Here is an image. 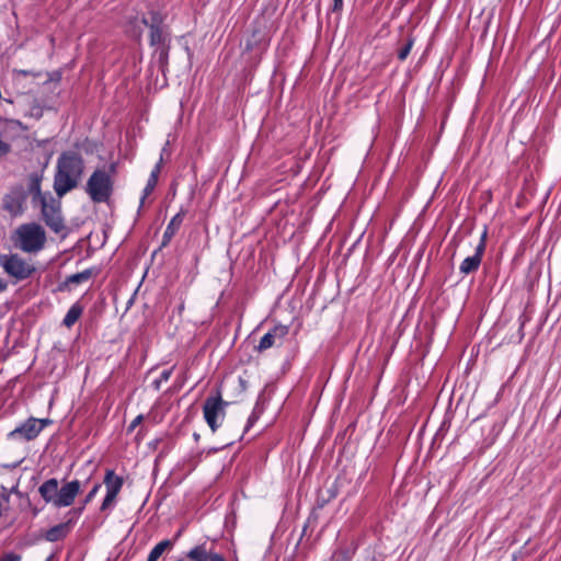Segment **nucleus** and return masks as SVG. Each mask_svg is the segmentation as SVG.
Masks as SVG:
<instances>
[{
	"instance_id": "dca6fc26",
	"label": "nucleus",
	"mask_w": 561,
	"mask_h": 561,
	"mask_svg": "<svg viewBox=\"0 0 561 561\" xmlns=\"http://www.w3.org/2000/svg\"><path fill=\"white\" fill-rule=\"evenodd\" d=\"M182 220H183V217L181 214H176L172 220L170 221V224L168 225L165 231H164V234H163V243H165L167 241H169L175 233V231L178 230V228L181 226L182 224Z\"/></svg>"
},
{
	"instance_id": "20e7f679",
	"label": "nucleus",
	"mask_w": 561,
	"mask_h": 561,
	"mask_svg": "<svg viewBox=\"0 0 561 561\" xmlns=\"http://www.w3.org/2000/svg\"><path fill=\"white\" fill-rule=\"evenodd\" d=\"M113 182L108 172L96 170L87 183V192L95 203L106 202L112 193Z\"/></svg>"
},
{
	"instance_id": "f03ea898",
	"label": "nucleus",
	"mask_w": 561,
	"mask_h": 561,
	"mask_svg": "<svg viewBox=\"0 0 561 561\" xmlns=\"http://www.w3.org/2000/svg\"><path fill=\"white\" fill-rule=\"evenodd\" d=\"M45 241V231L37 224L22 225L13 234V242L15 247L26 253L38 252L43 249Z\"/></svg>"
},
{
	"instance_id": "aec40b11",
	"label": "nucleus",
	"mask_w": 561,
	"mask_h": 561,
	"mask_svg": "<svg viewBox=\"0 0 561 561\" xmlns=\"http://www.w3.org/2000/svg\"><path fill=\"white\" fill-rule=\"evenodd\" d=\"M351 553L348 551H337L332 556L331 561H350Z\"/></svg>"
},
{
	"instance_id": "2eb2a0df",
	"label": "nucleus",
	"mask_w": 561,
	"mask_h": 561,
	"mask_svg": "<svg viewBox=\"0 0 561 561\" xmlns=\"http://www.w3.org/2000/svg\"><path fill=\"white\" fill-rule=\"evenodd\" d=\"M160 172V163H158L154 169L151 171V174L148 179V182H147V185L145 186L144 188V196L141 198V203H144V199L149 195L151 194V192L153 191V188L156 187L157 185V182H158V174Z\"/></svg>"
},
{
	"instance_id": "c756f323",
	"label": "nucleus",
	"mask_w": 561,
	"mask_h": 561,
	"mask_svg": "<svg viewBox=\"0 0 561 561\" xmlns=\"http://www.w3.org/2000/svg\"><path fill=\"white\" fill-rule=\"evenodd\" d=\"M342 7V0H334V9L337 10V9H341Z\"/></svg>"
},
{
	"instance_id": "412c9836",
	"label": "nucleus",
	"mask_w": 561,
	"mask_h": 561,
	"mask_svg": "<svg viewBox=\"0 0 561 561\" xmlns=\"http://www.w3.org/2000/svg\"><path fill=\"white\" fill-rule=\"evenodd\" d=\"M412 46H413V42L409 41L408 44L402 49H400V51L398 53V57L401 60H404L408 57V55L410 54Z\"/></svg>"
},
{
	"instance_id": "a878e982",
	"label": "nucleus",
	"mask_w": 561,
	"mask_h": 561,
	"mask_svg": "<svg viewBox=\"0 0 561 561\" xmlns=\"http://www.w3.org/2000/svg\"><path fill=\"white\" fill-rule=\"evenodd\" d=\"M20 557L14 553H8L3 558L0 559V561H20Z\"/></svg>"
},
{
	"instance_id": "6ab92c4d",
	"label": "nucleus",
	"mask_w": 561,
	"mask_h": 561,
	"mask_svg": "<svg viewBox=\"0 0 561 561\" xmlns=\"http://www.w3.org/2000/svg\"><path fill=\"white\" fill-rule=\"evenodd\" d=\"M187 557L194 561H208L210 556L203 546H197L187 553Z\"/></svg>"
},
{
	"instance_id": "0eeeda50",
	"label": "nucleus",
	"mask_w": 561,
	"mask_h": 561,
	"mask_svg": "<svg viewBox=\"0 0 561 561\" xmlns=\"http://www.w3.org/2000/svg\"><path fill=\"white\" fill-rule=\"evenodd\" d=\"M37 195L42 202V213L46 224L55 232H59L64 228V224L58 207L54 204H48L44 196L41 195L39 190H37Z\"/></svg>"
},
{
	"instance_id": "393cba45",
	"label": "nucleus",
	"mask_w": 561,
	"mask_h": 561,
	"mask_svg": "<svg viewBox=\"0 0 561 561\" xmlns=\"http://www.w3.org/2000/svg\"><path fill=\"white\" fill-rule=\"evenodd\" d=\"M142 421V415H138L136 416L133 422L130 423L129 427H128V431L131 432L136 428V426H138L140 424V422Z\"/></svg>"
},
{
	"instance_id": "a211bd4d",
	"label": "nucleus",
	"mask_w": 561,
	"mask_h": 561,
	"mask_svg": "<svg viewBox=\"0 0 561 561\" xmlns=\"http://www.w3.org/2000/svg\"><path fill=\"white\" fill-rule=\"evenodd\" d=\"M171 547V542L169 540H163L161 542H159L158 545H156L153 547V549L150 551L149 556H148V560L147 561H157L161 554L168 549Z\"/></svg>"
},
{
	"instance_id": "4be33fe9",
	"label": "nucleus",
	"mask_w": 561,
	"mask_h": 561,
	"mask_svg": "<svg viewBox=\"0 0 561 561\" xmlns=\"http://www.w3.org/2000/svg\"><path fill=\"white\" fill-rule=\"evenodd\" d=\"M89 275L87 273L75 274L69 277L70 283H80L83 279H88Z\"/></svg>"
},
{
	"instance_id": "bb28decb",
	"label": "nucleus",
	"mask_w": 561,
	"mask_h": 561,
	"mask_svg": "<svg viewBox=\"0 0 561 561\" xmlns=\"http://www.w3.org/2000/svg\"><path fill=\"white\" fill-rule=\"evenodd\" d=\"M210 561H226L220 554H213L209 557Z\"/></svg>"
},
{
	"instance_id": "7ed1b4c3",
	"label": "nucleus",
	"mask_w": 561,
	"mask_h": 561,
	"mask_svg": "<svg viewBox=\"0 0 561 561\" xmlns=\"http://www.w3.org/2000/svg\"><path fill=\"white\" fill-rule=\"evenodd\" d=\"M0 266L15 280H23L32 276L35 266L31 261L23 259L19 254H1Z\"/></svg>"
},
{
	"instance_id": "cd10ccee",
	"label": "nucleus",
	"mask_w": 561,
	"mask_h": 561,
	"mask_svg": "<svg viewBox=\"0 0 561 561\" xmlns=\"http://www.w3.org/2000/svg\"><path fill=\"white\" fill-rule=\"evenodd\" d=\"M7 287L8 284L2 278H0V293L4 291Z\"/></svg>"
},
{
	"instance_id": "c85d7f7f",
	"label": "nucleus",
	"mask_w": 561,
	"mask_h": 561,
	"mask_svg": "<svg viewBox=\"0 0 561 561\" xmlns=\"http://www.w3.org/2000/svg\"><path fill=\"white\" fill-rule=\"evenodd\" d=\"M159 36L160 35L158 34V32H152L151 33V42L154 43L159 38Z\"/></svg>"
},
{
	"instance_id": "f8f14e48",
	"label": "nucleus",
	"mask_w": 561,
	"mask_h": 561,
	"mask_svg": "<svg viewBox=\"0 0 561 561\" xmlns=\"http://www.w3.org/2000/svg\"><path fill=\"white\" fill-rule=\"evenodd\" d=\"M59 482L57 479L45 481L38 489V492L46 503L56 506L58 497Z\"/></svg>"
},
{
	"instance_id": "f3484780",
	"label": "nucleus",
	"mask_w": 561,
	"mask_h": 561,
	"mask_svg": "<svg viewBox=\"0 0 561 561\" xmlns=\"http://www.w3.org/2000/svg\"><path fill=\"white\" fill-rule=\"evenodd\" d=\"M67 533V526L66 525H57L53 528H50L46 533V539L48 541H57L66 536Z\"/></svg>"
},
{
	"instance_id": "39448f33",
	"label": "nucleus",
	"mask_w": 561,
	"mask_h": 561,
	"mask_svg": "<svg viewBox=\"0 0 561 561\" xmlns=\"http://www.w3.org/2000/svg\"><path fill=\"white\" fill-rule=\"evenodd\" d=\"M225 405L220 396L208 397L203 407L204 419L208 426L215 432L225 417Z\"/></svg>"
},
{
	"instance_id": "7c9ffc66",
	"label": "nucleus",
	"mask_w": 561,
	"mask_h": 561,
	"mask_svg": "<svg viewBox=\"0 0 561 561\" xmlns=\"http://www.w3.org/2000/svg\"><path fill=\"white\" fill-rule=\"evenodd\" d=\"M169 377H170V371H163V373H162V378H163L164 380H167Z\"/></svg>"
},
{
	"instance_id": "423d86ee",
	"label": "nucleus",
	"mask_w": 561,
	"mask_h": 561,
	"mask_svg": "<svg viewBox=\"0 0 561 561\" xmlns=\"http://www.w3.org/2000/svg\"><path fill=\"white\" fill-rule=\"evenodd\" d=\"M104 484L106 489V495L103 500L101 510L107 511L113 508L116 503L117 495L119 494L123 486V479L114 473L112 470H107L104 477Z\"/></svg>"
},
{
	"instance_id": "b1692460",
	"label": "nucleus",
	"mask_w": 561,
	"mask_h": 561,
	"mask_svg": "<svg viewBox=\"0 0 561 561\" xmlns=\"http://www.w3.org/2000/svg\"><path fill=\"white\" fill-rule=\"evenodd\" d=\"M10 151V145L0 140V158Z\"/></svg>"
},
{
	"instance_id": "4468645a",
	"label": "nucleus",
	"mask_w": 561,
	"mask_h": 561,
	"mask_svg": "<svg viewBox=\"0 0 561 561\" xmlns=\"http://www.w3.org/2000/svg\"><path fill=\"white\" fill-rule=\"evenodd\" d=\"M81 313H82L81 306H79L78 304L72 305L64 318V324L67 328H71L78 321Z\"/></svg>"
},
{
	"instance_id": "f257e3e1",
	"label": "nucleus",
	"mask_w": 561,
	"mask_h": 561,
	"mask_svg": "<svg viewBox=\"0 0 561 561\" xmlns=\"http://www.w3.org/2000/svg\"><path fill=\"white\" fill-rule=\"evenodd\" d=\"M83 170L81 158L73 152L64 153L58 160V171L55 176V191L62 196L79 182Z\"/></svg>"
},
{
	"instance_id": "9d476101",
	"label": "nucleus",
	"mask_w": 561,
	"mask_h": 561,
	"mask_svg": "<svg viewBox=\"0 0 561 561\" xmlns=\"http://www.w3.org/2000/svg\"><path fill=\"white\" fill-rule=\"evenodd\" d=\"M485 236H486V232H483L481 240L476 248V253L471 256L466 257L461 262L459 270L462 274H469L471 272H474L479 267V265L481 263L482 254L485 249V243H484Z\"/></svg>"
},
{
	"instance_id": "ddd939ff",
	"label": "nucleus",
	"mask_w": 561,
	"mask_h": 561,
	"mask_svg": "<svg viewBox=\"0 0 561 561\" xmlns=\"http://www.w3.org/2000/svg\"><path fill=\"white\" fill-rule=\"evenodd\" d=\"M23 198L20 193H12L4 197L3 208L12 216H18L22 213Z\"/></svg>"
},
{
	"instance_id": "5701e85b",
	"label": "nucleus",
	"mask_w": 561,
	"mask_h": 561,
	"mask_svg": "<svg viewBox=\"0 0 561 561\" xmlns=\"http://www.w3.org/2000/svg\"><path fill=\"white\" fill-rule=\"evenodd\" d=\"M101 485L100 484H96L93 486V489L88 493L87 497H85V503H89L93 500V497L96 495V493L99 492Z\"/></svg>"
},
{
	"instance_id": "1a4fd4ad",
	"label": "nucleus",
	"mask_w": 561,
	"mask_h": 561,
	"mask_svg": "<svg viewBox=\"0 0 561 561\" xmlns=\"http://www.w3.org/2000/svg\"><path fill=\"white\" fill-rule=\"evenodd\" d=\"M287 334L288 328L286 325L274 327L270 332L263 335L257 345V350L262 352L271 348L274 345L280 344Z\"/></svg>"
},
{
	"instance_id": "9b49d317",
	"label": "nucleus",
	"mask_w": 561,
	"mask_h": 561,
	"mask_svg": "<svg viewBox=\"0 0 561 561\" xmlns=\"http://www.w3.org/2000/svg\"><path fill=\"white\" fill-rule=\"evenodd\" d=\"M44 428V424L39 419H30L22 426L15 428L11 435L20 436L26 440L35 438Z\"/></svg>"
},
{
	"instance_id": "2f4dec72",
	"label": "nucleus",
	"mask_w": 561,
	"mask_h": 561,
	"mask_svg": "<svg viewBox=\"0 0 561 561\" xmlns=\"http://www.w3.org/2000/svg\"><path fill=\"white\" fill-rule=\"evenodd\" d=\"M39 421H42V423L44 424V427L50 422L47 419H41Z\"/></svg>"
},
{
	"instance_id": "6e6552de",
	"label": "nucleus",
	"mask_w": 561,
	"mask_h": 561,
	"mask_svg": "<svg viewBox=\"0 0 561 561\" xmlns=\"http://www.w3.org/2000/svg\"><path fill=\"white\" fill-rule=\"evenodd\" d=\"M81 490L80 482L73 480L59 486L56 507L70 506Z\"/></svg>"
}]
</instances>
